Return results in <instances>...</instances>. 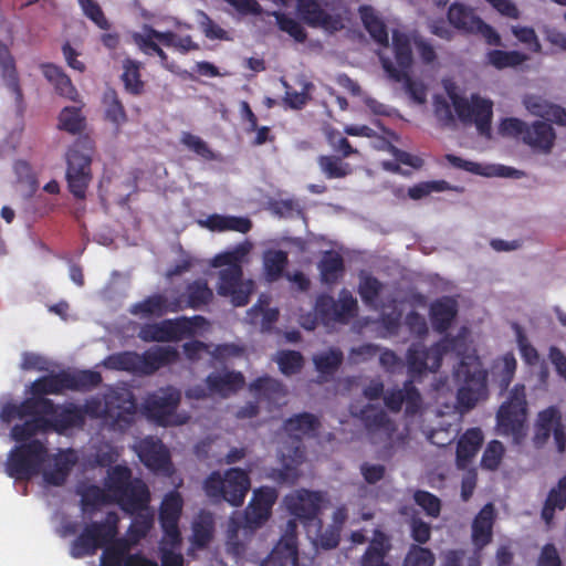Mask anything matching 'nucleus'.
I'll list each match as a JSON object with an SVG mask.
<instances>
[{"instance_id": "nucleus-1", "label": "nucleus", "mask_w": 566, "mask_h": 566, "mask_svg": "<svg viewBox=\"0 0 566 566\" xmlns=\"http://www.w3.org/2000/svg\"><path fill=\"white\" fill-rule=\"evenodd\" d=\"M465 337L457 335L444 337L428 348V370L436 373L442 365L443 356L450 353L460 357V363L454 370V376L462 381L457 392L458 405L464 410H471L488 395V373L483 368L480 358L475 355H467Z\"/></svg>"}, {"instance_id": "nucleus-2", "label": "nucleus", "mask_w": 566, "mask_h": 566, "mask_svg": "<svg viewBox=\"0 0 566 566\" xmlns=\"http://www.w3.org/2000/svg\"><path fill=\"white\" fill-rule=\"evenodd\" d=\"M31 413H44L48 417L49 429L59 433L84 426L80 406L74 403L59 406L49 398H25L20 403L7 402L1 408L0 419L10 423L14 419H24L27 415Z\"/></svg>"}, {"instance_id": "nucleus-3", "label": "nucleus", "mask_w": 566, "mask_h": 566, "mask_svg": "<svg viewBox=\"0 0 566 566\" xmlns=\"http://www.w3.org/2000/svg\"><path fill=\"white\" fill-rule=\"evenodd\" d=\"M137 401L129 390H113L105 395L104 402L93 397L80 406L85 419L88 416L93 419L102 418L114 431H127L136 420Z\"/></svg>"}, {"instance_id": "nucleus-4", "label": "nucleus", "mask_w": 566, "mask_h": 566, "mask_svg": "<svg viewBox=\"0 0 566 566\" xmlns=\"http://www.w3.org/2000/svg\"><path fill=\"white\" fill-rule=\"evenodd\" d=\"M272 1L284 7L292 0ZM296 11L305 24L331 34L345 28L349 14V9L340 0H296Z\"/></svg>"}, {"instance_id": "nucleus-5", "label": "nucleus", "mask_w": 566, "mask_h": 566, "mask_svg": "<svg viewBox=\"0 0 566 566\" xmlns=\"http://www.w3.org/2000/svg\"><path fill=\"white\" fill-rule=\"evenodd\" d=\"M250 486V476L241 468H230L223 476L220 472L214 471L203 482L207 496L216 501L223 500L232 506L243 504Z\"/></svg>"}, {"instance_id": "nucleus-6", "label": "nucleus", "mask_w": 566, "mask_h": 566, "mask_svg": "<svg viewBox=\"0 0 566 566\" xmlns=\"http://www.w3.org/2000/svg\"><path fill=\"white\" fill-rule=\"evenodd\" d=\"M49 457L48 448L38 439L20 443L9 452L6 472L17 481H29L42 471Z\"/></svg>"}, {"instance_id": "nucleus-7", "label": "nucleus", "mask_w": 566, "mask_h": 566, "mask_svg": "<svg viewBox=\"0 0 566 566\" xmlns=\"http://www.w3.org/2000/svg\"><path fill=\"white\" fill-rule=\"evenodd\" d=\"M118 523L117 513L108 512L103 521L87 524L72 541L70 555L76 559L94 555L98 548L109 544L117 536Z\"/></svg>"}, {"instance_id": "nucleus-8", "label": "nucleus", "mask_w": 566, "mask_h": 566, "mask_svg": "<svg viewBox=\"0 0 566 566\" xmlns=\"http://www.w3.org/2000/svg\"><path fill=\"white\" fill-rule=\"evenodd\" d=\"M181 401V392L172 386L159 388L146 396L143 402L144 415L161 427L185 423L177 415Z\"/></svg>"}, {"instance_id": "nucleus-9", "label": "nucleus", "mask_w": 566, "mask_h": 566, "mask_svg": "<svg viewBox=\"0 0 566 566\" xmlns=\"http://www.w3.org/2000/svg\"><path fill=\"white\" fill-rule=\"evenodd\" d=\"M65 160L67 189L75 199L85 200L93 179L91 154L83 150V143L77 142L67 149Z\"/></svg>"}, {"instance_id": "nucleus-10", "label": "nucleus", "mask_w": 566, "mask_h": 566, "mask_svg": "<svg viewBox=\"0 0 566 566\" xmlns=\"http://www.w3.org/2000/svg\"><path fill=\"white\" fill-rule=\"evenodd\" d=\"M453 108L459 119L467 123H474L480 135L491 137V123L493 116V103L479 94H472L468 101L458 94H450Z\"/></svg>"}, {"instance_id": "nucleus-11", "label": "nucleus", "mask_w": 566, "mask_h": 566, "mask_svg": "<svg viewBox=\"0 0 566 566\" xmlns=\"http://www.w3.org/2000/svg\"><path fill=\"white\" fill-rule=\"evenodd\" d=\"M526 406L525 386L517 384L496 415L497 426L503 434H511L516 441L524 434Z\"/></svg>"}, {"instance_id": "nucleus-12", "label": "nucleus", "mask_w": 566, "mask_h": 566, "mask_svg": "<svg viewBox=\"0 0 566 566\" xmlns=\"http://www.w3.org/2000/svg\"><path fill=\"white\" fill-rule=\"evenodd\" d=\"M314 312L319 322L329 326L333 323L348 324L358 312L357 300L347 290H343L336 302L328 294H319L316 297Z\"/></svg>"}, {"instance_id": "nucleus-13", "label": "nucleus", "mask_w": 566, "mask_h": 566, "mask_svg": "<svg viewBox=\"0 0 566 566\" xmlns=\"http://www.w3.org/2000/svg\"><path fill=\"white\" fill-rule=\"evenodd\" d=\"M392 50L396 64L387 56L380 55L379 59L388 77L394 82L400 83L406 77V73H410L413 64L412 46L409 36L406 33L394 31Z\"/></svg>"}, {"instance_id": "nucleus-14", "label": "nucleus", "mask_w": 566, "mask_h": 566, "mask_svg": "<svg viewBox=\"0 0 566 566\" xmlns=\"http://www.w3.org/2000/svg\"><path fill=\"white\" fill-rule=\"evenodd\" d=\"M252 290L253 282L243 281L242 265L220 270L217 292L220 296L230 297L234 306L247 305Z\"/></svg>"}, {"instance_id": "nucleus-15", "label": "nucleus", "mask_w": 566, "mask_h": 566, "mask_svg": "<svg viewBox=\"0 0 566 566\" xmlns=\"http://www.w3.org/2000/svg\"><path fill=\"white\" fill-rule=\"evenodd\" d=\"M552 432L559 452L566 449V432L562 423L560 411L551 406L537 415L533 442L536 448H542L549 439Z\"/></svg>"}, {"instance_id": "nucleus-16", "label": "nucleus", "mask_w": 566, "mask_h": 566, "mask_svg": "<svg viewBox=\"0 0 566 566\" xmlns=\"http://www.w3.org/2000/svg\"><path fill=\"white\" fill-rule=\"evenodd\" d=\"M385 406L391 412H399L402 405H406V413L415 416L419 412L422 403L420 391L415 386L412 379H407L402 388H392L386 391L384 395Z\"/></svg>"}, {"instance_id": "nucleus-17", "label": "nucleus", "mask_w": 566, "mask_h": 566, "mask_svg": "<svg viewBox=\"0 0 566 566\" xmlns=\"http://www.w3.org/2000/svg\"><path fill=\"white\" fill-rule=\"evenodd\" d=\"M285 502L290 513L304 524L314 521L321 524L318 513L321 511L322 496L318 492L301 490L294 495L286 496Z\"/></svg>"}, {"instance_id": "nucleus-18", "label": "nucleus", "mask_w": 566, "mask_h": 566, "mask_svg": "<svg viewBox=\"0 0 566 566\" xmlns=\"http://www.w3.org/2000/svg\"><path fill=\"white\" fill-rule=\"evenodd\" d=\"M277 499L276 490L262 486L253 492V496L244 511V520L249 526H261L271 515Z\"/></svg>"}, {"instance_id": "nucleus-19", "label": "nucleus", "mask_w": 566, "mask_h": 566, "mask_svg": "<svg viewBox=\"0 0 566 566\" xmlns=\"http://www.w3.org/2000/svg\"><path fill=\"white\" fill-rule=\"evenodd\" d=\"M136 451L139 460L153 471L165 470L170 464L168 450L160 440L153 437H146L140 440Z\"/></svg>"}, {"instance_id": "nucleus-20", "label": "nucleus", "mask_w": 566, "mask_h": 566, "mask_svg": "<svg viewBox=\"0 0 566 566\" xmlns=\"http://www.w3.org/2000/svg\"><path fill=\"white\" fill-rule=\"evenodd\" d=\"M496 512L492 503L485 504L472 522L471 541L478 551H482L493 539V526Z\"/></svg>"}, {"instance_id": "nucleus-21", "label": "nucleus", "mask_w": 566, "mask_h": 566, "mask_svg": "<svg viewBox=\"0 0 566 566\" xmlns=\"http://www.w3.org/2000/svg\"><path fill=\"white\" fill-rule=\"evenodd\" d=\"M113 499L123 511L133 514L146 507L149 502V490L142 479L135 478Z\"/></svg>"}, {"instance_id": "nucleus-22", "label": "nucleus", "mask_w": 566, "mask_h": 566, "mask_svg": "<svg viewBox=\"0 0 566 566\" xmlns=\"http://www.w3.org/2000/svg\"><path fill=\"white\" fill-rule=\"evenodd\" d=\"M261 566H298L296 535L293 532L284 534Z\"/></svg>"}, {"instance_id": "nucleus-23", "label": "nucleus", "mask_w": 566, "mask_h": 566, "mask_svg": "<svg viewBox=\"0 0 566 566\" xmlns=\"http://www.w3.org/2000/svg\"><path fill=\"white\" fill-rule=\"evenodd\" d=\"M179 353L171 346H155L139 355V373L153 375L161 367L176 363Z\"/></svg>"}, {"instance_id": "nucleus-24", "label": "nucleus", "mask_w": 566, "mask_h": 566, "mask_svg": "<svg viewBox=\"0 0 566 566\" xmlns=\"http://www.w3.org/2000/svg\"><path fill=\"white\" fill-rule=\"evenodd\" d=\"M185 308L199 310L209 305L213 300V291L209 287L207 280L197 279L188 283L185 291L174 298Z\"/></svg>"}, {"instance_id": "nucleus-25", "label": "nucleus", "mask_w": 566, "mask_h": 566, "mask_svg": "<svg viewBox=\"0 0 566 566\" xmlns=\"http://www.w3.org/2000/svg\"><path fill=\"white\" fill-rule=\"evenodd\" d=\"M52 460L53 469L42 471L43 480L49 485L62 486L76 464L77 458L72 449H67L54 454Z\"/></svg>"}, {"instance_id": "nucleus-26", "label": "nucleus", "mask_w": 566, "mask_h": 566, "mask_svg": "<svg viewBox=\"0 0 566 566\" xmlns=\"http://www.w3.org/2000/svg\"><path fill=\"white\" fill-rule=\"evenodd\" d=\"M555 138L553 126L549 123L537 120L527 125L523 143L535 151L548 154L554 146Z\"/></svg>"}, {"instance_id": "nucleus-27", "label": "nucleus", "mask_w": 566, "mask_h": 566, "mask_svg": "<svg viewBox=\"0 0 566 566\" xmlns=\"http://www.w3.org/2000/svg\"><path fill=\"white\" fill-rule=\"evenodd\" d=\"M206 384L211 394L228 398L244 386V377L240 371L210 373Z\"/></svg>"}, {"instance_id": "nucleus-28", "label": "nucleus", "mask_w": 566, "mask_h": 566, "mask_svg": "<svg viewBox=\"0 0 566 566\" xmlns=\"http://www.w3.org/2000/svg\"><path fill=\"white\" fill-rule=\"evenodd\" d=\"M0 72L8 90L14 95L18 104L23 102L15 59L9 46L0 40Z\"/></svg>"}, {"instance_id": "nucleus-29", "label": "nucleus", "mask_w": 566, "mask_h": 566, "mask_svg": "<svg viewBox=\"0 0 566 566\" xmlns=\"http://www.w3.org/2000/svg\"><path fill=\"white\" fill-rule=\"evenodd\" d=\"M179 311H181V305L175 302L174 298L169 301L164 294H153L144 301L134 304L130 310L132 314H142L146 317H161L167 313H177Z\"/></svg>"}, {"instance_id": "nucleus-30", "label": "nucleus", "mask_w": 566, "mask_h": 566, "mask_svg": "<svg viewBox=\"0 0 566 566\" xmlns=\"http://www.w3.org/2000/svg\"><path fill=\"white\" fill-rule=\"evenodd\" d=\"M483 443V433L480 428L468 429L457 443L455 461L459 469H465L476 455Z\"/></svg>"}, {"instance_id": "nucleus-31", "label": "nucleus", "mask_w": 566, "mask_h": 566, "mask_svg": "<svg viewBox=\"0 0 566 566\" xmlns=\"http://www.w3.org/2000/svg\"><path fill=\"white\" fill-rule=\"evenodd\" d=\"M191 548L205 549L214 536L216 523L211 512L200 511L191 523Z\"/></svg>"}, {"instance_id": "nucleus-32", "label": "nucleus", "mask_w": 566, "mask_h": 566, "mask_svg": "<svg viewBox=\"0 0 566 566\" xmlns=\"http://www.w3.org/2000/svg\"><path fill=\"white\" fill-rule=\"evenodd\" d=\"M180 324L174 319H164L159 323L145 324L142 326L138 337L144 342H178L181 339L178 332Z\"/></svg>"}, {"instance_id": "nucleus-33", "label": "nucleus", "mask_w": 566, "mask_h": 566, "mask_svg": "<svg viewBox=\"0 0 566 566\" xmlns=\"http://www.w3.org/2000/svg\"><path fill=\"white\" fill-rule=\"evenodd\" d=\"M40 69L46 81L54 86L56 94L70 101H76L77 90L61 66L53 63H42Z\"/></svg>"}, {"instance_id": "nucleus-34", "label": "nucleus", "mask_w": 566, "mask_h": 566, "mask_svg": "<svg viewBox=\"0 0 566 566\" xmlns=\"http://www.w3.org/2000/svg\"><path fill=\"white\" fill-rule=\"evenodd\" d=\"M143 67V63L137 60L130 57L123 60L120 81L125 91L133 96H140L145 92L146 83L142 78Z\"/></svg>"}, {"instance_id": "nucleus-35", "label": "nucleus", "mask_w": 566, "mask_h": 566, "mask_svg": "<svg viewBox=\"0 0 566 566\" xmlns=\"http://www.w3.org/2000/svg\"><path fill=\"white\" fill-rule=\"evenodd\" d=\"M321 427L319 419L310 412L294 415L284 421V430L295 440H302V437L314 434Z\"/></svg>"}, {"instance_id": "nucleus-36", "label": "nucleus", "mask_w": 566, "mask_h": 566, "mask_svg": "<svg viewBox=\"0 0 566 566\" xmlns=\"http://www.w3.org/2000/svg\"><path fill=\"white\" fill-rule=\"evenodd\" d=\"M132 39L143 54L147 56H158L161 67L169 72H175L176 63L169 60L167 53L160 48V43L150 36L148 32H135Z\"/></svg>"}, {"instance_id": "nucleus-37", "label": "nucleus", "mask_w": 566, "mask_h": 566, "mask_svg": "<svg viewBox=\"0 0 566 566\" xmlns=\"http://www.w3.org/2000/svg\"><path fill=\"white\" fill-rule=\"evenodd\" d=\"M457 313V304L451 298L446 297L433 302L430 306V318L434 331L439 333L448 331Z\"/></svg>"}, {"instance_id": "nucleus-38", "label": "nucleus", "mask_w": 566, "mask_h": 566, "mask_svg": "<svg viewBox=\"0 0 566 566\" xmlns=\"http://www.w3.org/2000/svg\"><path fill=\"white\" fill-rule=\"evenodd\" d=\"M203 224L211 231H235L243 234L248 233L252 228V222L249 218L218 213L210 214Z\"/></svg>"}, {"instance_id": "nucleus-39", "label": "nucleus", "mask_w": 566, "mask_h": 566, "mask_svg": "<svg viewBox=\"0 0 566 566\" xmlns=\"http://www.w3.org/2000/svg\"><path fill=\"white\" fill-rule=\"evenodd\" d=\"M27 417H31V419L25 420L23 423L14 424L11 429L12 439L19 443H25V441L38 433L49 430L48 417L44 413H31L24 418Z\"/></svg>"}, {"instance_id": "nucleus-40", "label": "nucleus", "mask_w": 566, "mask_h": 566, "mask_svg": "<svg viewBox=\"0 0 566 566\" xmlns=\"http://www.w3.org/2000/svg\"><path fill=\"white\" fill-rule=\"evenodd\" d=\"M359 15L371 39L379 45L388 46L389 38L387 25L378 17L375 9L370 6H361L359 8Z\"/></svg>"}, {"instance_id": "nucleus-41", "label": "nucleus", "mask_w": 566, "mask_h": 566, "mask_svg": "<svg viewBox=\"0 0 566 566\" xmlns=\"http://www.w3.org/2000/svg\"><path fill=\"white\" fill-rule=\"evenodd\" d=\"M526 108L535 116L547 120H555L560 125H566V109L548 103L539 96H527L524 99Z\"/></svg>"}, {"instance_id": "nucleus-42", "label": "nucleus", "mask_w": 566, "mask_h": 566, "mask_svg": "<svg viewBox=\"0 0 566 566\" xmlns=\"http://www.w3.org/2000/svg\"><path fill=\"white\" fill-rule=\"evenodd\" d=\"M66 388L65 370L38 378L31 384L30 398H45V395H59Z\"/></svg>"}, {"instance_id": "nucleus-43", "label": "nucleus", "mask_w": 566, "mask_h": 566, "mask_svg": "<svg viewBox=\"0 0 566 566\" xmlns=\"http://www.w3.org/2000/svg\"><path fill=\"white\" fill-rule=\"evenodd\" d=\"M105 119L111 122L118 130L126 122L127 114L118 93L113 87H107L102 97Z\"/></svg>"}, {"instance_id": "nucleus-44", "label": "nucleus", "mask_w": 566, "mask_h": 566, "mask_svg": "<svg viewBox=\"0 0 566 566\" xmlns=\"http://www.w3.org/2000/svg\"><path fill=\"white\" fill-rule=\"evenodd\" d=\"M318 269L321 281L324 284L333 285L344 275V259L335 251H326L318 263Z\"/></svg>"}, {"instance_id": "nucleus-45", "label": "nucleus", "mask_w": 566, "mask_h": 566, "mask_svg": "<svg viewBox=\"0 0 566 566\" xmlns=\"http://www.w3.org/2000/svg\"><path fill=\"white\" fill-rule=\"evenodd\" d=\"M103 547L99 566H126V557L130 555V542L127 538L115 537Z\"/></svg>"}, {"instance_id": "nucleus-46", "label": "nucleus", "mask_w": 566, "mask_h": 566, "mask_svg": "<svg viewBox=\"0 0 566 566\" xmlns=\"http://www.w3.org/2000/svg\"><path fill=\"white\" fill-rule=\"evenodd\" d=\"M516 367V358L511 352L505 353L503 356L494 360L492 366V376L502 391L507 390L511 385Z\"/></svg>"}, {"instance_id": "nucleus-47", "label": "nucleus", "mask_w": 566, "mask_h": 566, "mask_svg": "<svg viewBox=\"0 0 566 566\" xmlns=\"http://www.w3.org/2000/svg\"><path fill=\"white\" fill-rule=\"evenodd\" d=\"M392 548L391 538L381 530H375L369 542V566H391L386 562Z\"/></svg>"}, {"instance_id": "nucleus-48", "label": "nucleus", "mask_w": 566, "mask_h": 566, "mask_svg": "<svg viewBox=\"0 0 566 566\" xmlns=\"http://www.w3.org/2000/svg\"><path fill=\"white\" fill-rule=\"evenodd\" d=\"M182 506L184 501L178 492L172 491L165 495L158 515L160 526L179 524Z\"/></svg>"}, {"instance_id": "nucleus-49", "label": "nucleus", "mask_w": 566, "mask_h": 566, "mask_svg": "<svg viewBox=\"0 0 566 566\" xmlns=\"http://www.w3.org/2000/svg\"><path fill=\"white\" fill-rule=\"evenodd\" d=\"M566 506V475L559 478L557 488H553L544 503L542 510V518L546 522L547 525L554 518L555 510H563Z\"/></svg>"}, {"instance_id": "nucleus-50", "label": "nucleus", "mask_w": 566, "mask_h": 566, "mask_svg": "<svg viewBox=\"0 0 566 566\" xmlns=\"http://www.w3.org/2000/svg\"><path fill=\"white\" fill-rule=\"evenodd\" d=\"M448 20L455 29L471 33L475 28V22L480 20L472 9L461 3H453L448 10Z\"/></svg>"}, {"instance_id": "nucleus-51", "label": "nucleus", "mask_w": 566, "mask_h": 566, "mask_svg": "<svg viewBox=\"0 0 566 566\" xmlns=\"http://www.w3.org/2000/svg\"><path fill=\"white\" fill-rule=\"evenodd\" d=\"M66 388L75 391H88L102 382V375L95 370L65 371Z\"/></svg>"}, {"instance_id": "nucleus-52", "label": "nucleus", "mask_w": 566, "mask_h": 566, "mask_svg": "<svg viewBox=\"0 0 566 566\" xmlns=\"http://www.w3.org/2000/svg\"><path fill=\"white\" fill-rule=\"evenodd\" d=\"M406 358L409 379L415 381L428 371V348L422 344H412L407 350Z\"/></svg>"}, {"instance_id": "nucleus-53", "label": "nucleus", "mask_w": 566, "mask_h": 566, "mask_svg": "<svg viewBox=\"0 0 566 566\" xmlns=\"http://www.w3.org/2000/svg\"><path fill=\"white\" fill-rule=\"evenodd\" d=\"M250 389L259 399L276 401L285 395L284 386L271 377H259L251 382Z\"/></svg>"}, {"instance_id": "nucleus-54", "label": "nucleus", "mask_w": 566, "mask_h": 566, "mask_svg": "<svg viewBox=\"0 0 566 566\" xmlns=\"http://www.w3.org/2000/svg\"><path fill=\"white\" fill-rule=\"evenodd\" d=\"M321 171L327 179H342L353 171L352 166L345 163L342 157L334 155H321L317 158Z\"/></svg>"}, {"instance_id": "nucleus-55", "label": "nucleus", "mask_w": 566, "mask_h": 566, "mask_svg": "<svg viewBox=\"0 0 566 566\" xmlns=\"http://www.w3.org/2000/svg\"><path fill=\"white\" fill-rule=\"evenodd\" d=\"M289 263L287 253L283 250H269L263 256L265 277L269 282L277 281Z\"/></svg>"}, {"instance_id": "nucleus-56", "label": "nucleus", "mask_w": 566, "mask_h": 566, "mask_svg": "<svg viewBox=\"0 0 566 566\" xmlns=\"http://www.w3.org/2000/svg\"><path fill=\"white\" fill-rule=\"evenodd\" d=\"M359 418L369 432H375L381 429L388 430L391 426L388 415L373 405L364 407L359 412Z\"/></svg>"}, {"instance_id": "nucleus-57", "label": "nucleus", "mask_w": 566, "mask_h": 566, "mask_svg": "<svg viewBox=\"0 0 566 566\" xmlns=\"http://www.w3.org/2000/svg\"><path fill=\"white\" fill-rule=\"evenodd\" d=\"M59 129L69 134H80L85 128V117L81 113V108L75 106L64 107L59 115Z\"/></svg>"}, {"instance_id": "nucleus-58", "label": "nucleus", "mask_w": 566, "mask_h": 566, "mask_svg": "<svg viewBox=\"0 0 566 566\" xmlns=\"http://www.w3.org/2000/svg\"><path fill=\"white\" fill-rule=\"evenodd\" d=\"M344 355L338 348H331L328 352L316 355L313 358L316 370L324 376L334 375L343 364Z\"/></svg>"}, {"instance_id": "nucleus-59", "label": "nucleus", "mask_w": 566, "mask_h": 566, "mask_svg": "<svg viewBox=\"0 0 566 566\" xmlns=\"http://www.w3.org/2000/svg\"><path fill=\"white\" fill-rule=\"evenodd\" d=\"M133 480L132 470L126 465L117 464L108 470L105 488L114 497Z\"/></svg>"}, {"instance_id": "nucleus-60", "label": "nucleus", "mask_w": 566, "mask_h": 566, "mask_svg": "<svg viewBox=\"0 0 566 566\" xmlns=\"http://www.w3.org/2000/svg\"><path fill=\"white\" fill-rule=\"evenodd\" d=\"M81 495V507L84 513L94 512L107 503V494L98 485L91 484L77 492Z\"/></svg>"}, {"instance_id": "nucleus-61", "label": "nucleus", "mask_w": 566, "mask_h": 566, "mask_svg": "<svg viewBox=\"0 0 566 566\" xmlns=\"http://www.w3.org/2000/svg\"><path fill=\"white\" fill-rule=\"evenodd\" d=\"M526 60V54L518 51L492 50L488 53L489 63L497 70L521 65Z\"/></svg>"}, {"instance_id": "nucleus-62", "label": "nucleus", "mask_w": 566, "mask_h": 566, "mask_svg": "<svg viewBox=\"0 0 566 566\" xmlns=\"http://www.w3.org/2000/svg\"><path fill=\"white\" fill-rule=\"evenodd\" d=\"M271 15L275 18L279 29L287 33L296 42L302 43L307 39L305 29L293 18L280 11H273Z\"/></svg>"}, {"instance_id": "nucleus-63", "label": "nucleus", "mask_w": 566, "mask_h": 566, "mask_svg": "<svg viewBox=\"0 0 566 566\" xmlns=\"http://www.w3.org/2000/svg\"><path fill=\"white\" fill-rule=\"evenodd\" d=\"M139 354L123 352L107 357L105 365L109 368L126 371H139Z\"/></svg>"}, {"instance_id": "nucleus-64", "label": "nucleus", "mask_w": 566, "mask_h": 566, "mask_svg": "<svg viewBox=\"0 0 566 566\" xmlns=\"http://www.w3.org/2000/svg\"><path fill=\"white\" fill-rule=\"evenodd\" d=\"M434 555L431 549L411 544L403 560V566H432Z\"/></svg>"}]
</instances>
